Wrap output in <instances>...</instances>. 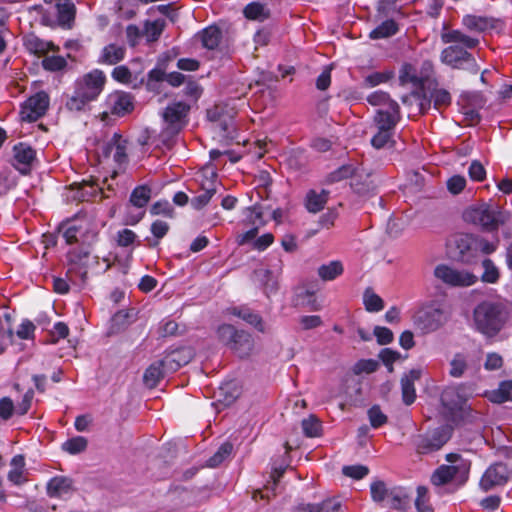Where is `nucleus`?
<instances>
[{"label": "nucleus", "mask_w": 512, "mask_h": 512, "mask_svg": "<svg viewBox=\"0 0 512 512\" xmlns=\"http://www.w3.org/2000/svg\"><path fill=\"white\" fill-rule=\"evenodd\" d=\"M106 76L102 70L94 69L74 82V91L67 96L65 108L70 112L85 111L88 105L97 100L104 90Z\"/></svg>", "instance_id": "nucleus-1"}, {"label": "nucleus", "mask_w": 512, "mask_h": 512, "mask_svg": "<svg viewBox=\"0 0 512 512\" xmlns=\"http://www.w3.org/2000/svg\"><path fill=\"white\" fill-rule=\"evenodd\" d=\"M510 318L507 306L499 301H482L473 311L475 329L488 338L495 337Z\"/></svg>", "instance_id": "nucleus-2"}, {"label": "nucleus", "mask_w": 512, "mask_h": 512, "mask_svg": "<svg viewBox=\"0 0 512 512\" xmlns=\"http://www.w3.org/2000/svg\"><path fill=\"white\" fill-rule=\"evenodd\" d=\"M463 217L466 222L478 225L487 232L497 231L499 226L509 221V213L494 203L469 207Z\"/></svg>", "instance_id": "nucleus-3"}, {"label": "nucleus", "mask_w": 512, "mask_h": 512, "mask_svg": "<svg viewBox=\"0 0 512 512\" xmlns=\"http://www.w3.org/2000/svg\"><path fill=\"white\" fill-rule=\"evenodd\" d=\"M217 334L219 340L238 357L246 358L251 355L254 349V340L248 332L237 330L230 324H223L218 328Z\"/></svg>", "instance_id": "nucleus-4"}, {"label": "nucleus", "mask_w": 512, "mask_h": 512, "mask_svg": "<svg viewBox=\"0 0 512 512\" xmlns=\"http://www.w3.org/2000/svg\"><path fill=\"white\" fill-rule=\"evenodd\" d=\"M440 59L454 69H466L474 74L479 71L475 58L460 45H450L443 49Z\"/></svg>", "instance_id": "nucleus-5"}, {"label": "nucleus", "mask_w": 512, "mask_h": 512, "mask_svg": "<svg viewBox=\"0 0 512 512\" xmlns=\"http://www.w3.org/2000/svg\"><path fill=\"white\" fill-rule=\"evenodd\" d=\"M434 275L444 284L451 287H469L478 281V277L475 274L446 264L437 265L434 269Z\"/></svg>", "instance_id": "nucleus-6"}, {"label": "nucleus", "mask_w": 512, "mask_h": 512, "mask_svg": "<svg viewBox=\"0 0 512 512\" xmlns=\"http://www.w3.org/2000/svg\"><path fill=\"white\" fill-rule=\"evenodd\" d=\"M451 433L448 427H438L425 434L414 437L413 443L419 454H428L439 450L450 439Z\"/></svg>", "instance_id": "nucleus-7"}, {"label": "nucleus", "mask_w": 512, "mask_h": 512, "mask_svg": "<svg viewBox=\"0 0 512 512\" xmlns=\"http://www.w3.org/2000/svg\"><path fill=\"white\" fill-rule=\"evenodd\" d=\"M191 105L188 102L174 101L163 111L162 117L167 129L173 133H179L188 123V115Z\"/></svg>", "instance_id": "nucleus-8"}, {"label": "nucleus", "mask_w": 512, "mask_h": 512, "mask_svg": "<svg viewBox=\"0 0 512 512\" xmlns=\"http://www.w3.org/2000/svg\"><path fill=\"white\" fill-rule=\"evenodd\" d=\"M446 312L437 307L429 306L419 310L414 316V324L422 333L437 331L447 322Z\"/></svg>", "instance_id": "nucleus-9"}, {"label": "nucleus", "mask_w": 512, "mask_h": 512, "mask_svg": "<svg viewBox=\"0 0 512 512\" xmlns=\"http://www.w3.org/2000/svg\"><path fill=\"white\" fill-rule=\"evenodd\" d=\"M151 198V188L147 185H140L133 189L129 205L137 209L136 212L128 210L124 219L126 225H136L145 215L144 208ZM130 207L128 206L127 209Z\"/></svg>", "instance_id": "nucleus-10"}, {"label": "nucleus", "mask_w": 512, "mask_h": 512, "mask_svg": "<svg viewBox=\"0 0 512 512\" xmlns=\"http://www.w3.org/2000/svg\"><path fill=\"white\" fill-rule=\"evenodd\" d=\"M105 106L106 110L102 114L103 118L109 114L123 117L133 111L134 97L128 92L116 90L107 96Z\"/></svg>", "instance_id": "nucleus-11"}, {"label": "nucleus", "mask_w": 512, "mask_h": 512, "mask_svg": "<svg viewBox=\"0 0 512 512\" xmlns=\"http://www.w3.org/2000/svg\"><path fill=\"white\" fill-rule=\"evenodd\" d=\"M49 107V96L41 91L28 98L21 106L20 118L22 121L34 122L41 118Z\"/></svg>", "instance_id": "nucleus-12"}, {"label": "nucleus", "mask_w": 512, "mask_h": 512, "mask_svg": "<svg viewBox=\"0 0 512 512\" xmlns=\"http://www.w3.org/2000/svg\"><path fill=\"white\" fill-rule=\"evenodd\" d=\"M511 476L507 464L503 462H495L491 464L483 473L479 487L484 491L488 492L496 486L505 485Z\"/></svg>", "instance_id": "nucleus-13"}, {"label": "nucleus", "mask_w": 512, "mask_h": 512, "mask_svg": "<svg viewBox=\"0 0 512 512\" xmlns=\"http://www.w3.org/2000/svg\"><path fill=\"white\" fill-rule=\"evenodd\" d=\"M447 460L449 462H457L460 461V465L458 466H441L439 467L432 475L431 481L436 486H442L449 481H451L458 471H462L463 474L467 475L470 468V463L461 459V457L457 454H449L447 455Z\"/></svg>", "instance_id": "nucleus-14"}, {"label": "nucleus", "mask_w": 512, "mask_h": 512, "mask_svg": "<svg viewBox=\"0 0 512 512\" xmlns=\"http://www.w3.org/2000/svg\"><path fill=\"white\" fill-rule=\"evenodd\" d=\"M440 401L452 416L457 412H465L467 409L466 398L461 395L460 386L446 387L441 393Z\"/></svg>", "instance_id": "nucleus-15"}, {"label": "nucleus", "mask_w": 512, "mask_h": 512, "mask_svg": "<svg viewBox=\"0 0 512 512\" xmlns=\"http://www.w3.org/2000/svg\"><path fill=\"white\" fill-rule=\"evenodd\" d=\"M14 157L12 165L22 174L30 171L32 162L35 160V150L26 143H18L13 147Z\"/></svg>", "instance_id": "nucleus-16"}, {"label": "nucleus", "mask_w": 512, "mask_h": 512, "mask_svg": "<svg viewBox=\"0 0 512 512\" xmlns=\"http://www.w3.org/2000/svg\"><path fill=\"white\" fill-rule=\"evenodd\" d=\"M127 140L123 139L118 133H115L112 138L103 146L102 155L109 157L113 154V159L118 164L127 162Z\"/></svg>", "instance_id": "nucleus-17"}, {"label": "nucleus", "mask_w": 512, "mask_h": 512, "mask_svg": "<svg viewBox=\"0 0 512 512\" xmlns=\"http://www.w3.org/2000/svg\"><path fill=\"white\" fill-rule=\"evenodd\" d=\"M401 119L400 107L391 109H378L374 116V123L377 129L395 133L397 123Z\"/></svg>", "instance_id": "nucleus-18"}, {"label": "nucleus", "mask_w": 512, "mask_h": 512, "mask_svg": "<svg viewBox=\"0 0 512 512\" xmlns=\"http://www.w3.org/2000/svg\"><path fill=\"white\" fill-rule=\"evenodd\" d=\"M462 24L470 31L485 32L498 29L501 22L493 17L468 14L463 17Z\"/></svg>", "instance_id": "nucleus-19"}, {"label": "nucleus", "mask_w": 512, "mask_h": 512, "mask_svg": "<svg viewBox=\"0 0 512 512\" xmlns=\"http://www.w3.org/2000/svg\"><path fill=\"white\" fill-rule=\"evenodd\" d=\"M350 186L352 190L360 196L369 195L370 193H373L376 188V184L372 179L371 173L367 172L363 168H358L351 179Z\"/></svg>", "instance_id": "nucleus-20"}, {"label": "nucleus", "mask_w": 512, "mask_h": 512, "mask_svg": "<svg viewBox=\"0 0 512 512\" xmlns=\"http://www.w3.org/2000/svg\"><path fill=\"white\" fill-rule=\"evenodd\" d=\"M456 249L458 250V257L464 263H472L476 257L475 243L476 237L472 235H458L454 239Z\"/></svg>", "instance_id": "nucleus-21"}, {"label": "nucleus", "mask_w": 512, "mask_h": 512, "mask_svg": "<svg viewBox=\"0 0 512 512\" xmlns=\"http://www.w3.org/2000/svg\"><path fill=\"white\" fill-rule=\"evenodd\" d=\"M73 491V480L66 476H55L46 485V493L51 498H60Z\"/></svg>", "instance_id": "nucleus-22"}, {"label": "nucleus", "mask_w": 512, "mask_h": 512, "mask_svg": "<svg viewBox=\"0 0 512 512\" xmlns=\"http://www.w3.org/2000/svg\"><path fill=\"white\" fill-rule=\"evenodd\" d=\"M192 359V352L190 349L181 348L168 353L162 359V365L168 372H175L183 365L188 364Z\"/></svg>", "instance_id": "nucleus-23"}, {"label": "nucleus", "mask_w": 512, "mask_h": 512, "mask_svg": "<svg viewBox=\"0 0 512 512\" xmlns=\"http://www.w3.org/2000/svg\"><path fill=\"white\" fill-rule=\"evenodd\" d=\"M420 369H412L401 378L402 400L406 405H411L416 399L414 383L421 377Z\"/></svg>", "instance_id": "nucleus-24"}, {"label": "nucleus", "mask_w": 512, "mask_h": 512, "mask_svg": "<svg viewBox=\"0 0 512 512\" xmlns=\"http://www.w3.org/2000/svg\"><path fill=\"white\" fill-rule=\"evenodd\" d=\"M441 40L445 44L460 45L466 50L475 48L479 43L477 38L470 37L460 30H450L442 33Z\"/></svg>", "instance_id": "nucleus-25"}, {"label": "nucleus", "mask_w": 512, "mask_h": 512, "mask_svg": "<svg viewBox=\"0 0 512 512\" xmlns=\"http://www.w3.org/2000/svg\"><path fill=\"white\" fill-rule=\"evenodd\" d=\"M26 49L38 57L46 56L50 51H58L59 47L55 46L52 42H46L34 35H30L25 39L24 43Z\"/></svg>", "instance_id": "nucleus-26"}, {"label": "nucleus", "mask_w": 512, "mask_h": 512, "mask_svg": "<svg viewBox=\"0 0 512 512\" xmlns=\"http://www.w3.org/2000/svg\"><path fill=\"white\" fill-rule=\"evenodd\" d=\"M329 191L322 189L320 192L309 190L305 197V207L310 213L320 212L326 205Z\"/></svg>", "instance_id": "nucleus-27"}, {"label": "nucleus", "mask_w": 512, "mask_h": 512, "mask_svg": "<svg viewBox=\"0 0 512 512\" xmlns=\"http://www.w3.org/2000/svg\"><path fill=\"white\" fill-rule=\"evenodd\" d=\"M125 52L126 50L123 46L111 43L102 49L98 63L115 65L124 59Z\"/></svg>", "instance_id": "nucleus-28"}, {"label": "nucleus", "mask_w": 512, "mask_h": 512, "mask_svg": "<svg viewBox=\"0 0 512 512\" xmlns=\"http://www.w3.org/2000/svg\"><path fill=\"white\" fill-rule=\"evenodd\" d=\"M168 371L162 365V360L152 363L145 371L143 381L148 388H154Z\"/></svg>", "instance_id": "nucleus-29"}, {"label": "nucleus", "mask_w": 512, "mask_h": 512, "mask_svg": "<svg viewBox=\"0 0 512 512\" xmlns=\"http://www.w3.org/2000/svg\"><path fill=\"white\" fill-rule=\"evenodd\" d=\"M232 314L241 318L251 326L255 327L258 331L264 332L265 327L262 320V317L251 311L249 308L241 307V308H233Z\"/></svg>", "instance_id": "nucleus-30"}, {"label": "nucleus", "mask_w": 512, "mask_h": 512, "mask_svg": "<svg viewBox=\"0 0 512 512\" xmlns=\"http://www.w3.org/2000/svg\"><path fill=\"white\" fill-rule=\"evenodd\" d=\"M243 13L246 18L256 21H264L270 17L269 8L260 2L249 3Z\"/></svg>", "instance_id": "nucleus-31"}, {"label": "nucleus", "mask_w": 512, "mask_h": 512, "mask_svg": "<svg viewBox=\"0 0 512 512\" xmlns=\"http://www.w3.org/2000/svg\"><path fill=\"white\" fill-rule=\"evenodd\" d=\"M489 400L496 404L512 401V380L502 381L498 389L490 393Z\"/></svg>", "instance_id": "nucleus-32"}, {"label": "nucleus", "mask_w": 512, "mask_h": 512, "mask_svg": "<svg viewBox=\"0 0 512 512\" xmlns=\"http://www.w3.org/2000/svg\"><path fill=\"white\" fill-rule=\"evenodd\" d=\"M222 38V32L217 26H209L201 33V42L207 49L213 50L218 47Z\"/></svg>", "instance_id": "nucleus-33"}, {"label": "nucleus", "mask_w": 512, "mask_h": 512, "mask_svg": "<svg viewBox=\"0 0 512 512\" xmlns=\"http://www.w3.org/2000/svg\"><path fill=\"white\" fill-rule=\"evenodd\" d=\"M343 273V265L340 261H331L318 268V275L323 281H332Z\"/></svg>", "instance_id": "nucleus-34"}, {"label": "nucleus", "mask_w": 512, "mask_h": 512, "mask_svg": "<svg viewBox=\"0 0 512 512\" xmlns=\"http://www.w3.org/2000/svg\"><path fill=\"white\" fill-rule=\"evenodd\" d=\"M388 507L395 510H401L408 504V494L403 488H393L389 491L387 497Z\"/></svg>", "instance_id": "nucleus-35"}, {"label": "nucleus", "mask_w": 512, "mask_h": 512, "mask_svg": "<svg viewBox=\"0 0 512 512\" xmlns=\"http://www.w3.org/2000/svg\"><path fill=\"white\" fill-rule=\"evenodd\" d=\"M202 189L203 193L191 199V206L196 210H200L205 207L214 196L216 193L215 182L211 181L206 187L202 184Z\"/></svg>", "instance_id": "nucleus-36"}, {"label": "nucleus", "mask_w": 512, "mask_h": 512, "mask_svg": "<svg viewBox=\"0 0 512 512\" xmlns=\"http://www.w3.org/2000/svg\"><path fill=\"white\" fill-rule=\"evenodd\" d=\"M367 101L373 106H379V109H391L399 106L398 103L391 99L389 94L383 91H375L370 94Z\"/></svg>", "instance_id": "nucleus-37"}, {"label": "nucleus", "mask_w": 512, "mask_h": 512, "mask_svg": "<svg viewBox=\"0 0 512 512\" xmlns=\"http://www.w3.org/2000/svg\"><path fill=\"white\" fill-rule=\"evenodd\" d=\"M12 469L8 473V479L16 484H21L23 480V471L25 466V460L22 455H15L11 460Z\"/></svg>", "instance_id": "nucleus-38"}, {"label": "nucleus", "mask_w": 512, "mask_h": 512, "mask_svg": "<svg viewBox=\"0 0 512 512\" xmlns=\"http://www.w3.org/2000/svg\"><path fill=\"white\" fill-rule=\"evenodd\" d=\"M398 26L394 20H386L377 26L370 33L372 39L388 38L396 34Z\"/></svg>", "instance_id": "nucleus-39"}, {"label": "nucleus", "mask_w": 512, "mask_h": 512, "mask_svg": "<svg viewBox=\"0 0 512 512\" xmlns=\"http://www.w3.org/2000/svg\"><path fill=\"white\" fill-rule=\"evenodd\" d=\"M467 369V357L462 353H456L450 361L449 375L453 378H460L465 374Z\"/></svg>", "instance_id": "nucleus-40"}, {"label": "nucleus", "mask_w": 512, "mask_h": 512, "mask_svg": "<svg viewBox=\"0 0 512 512\" xmlns=\"http://www.w3.org/2000/svg\"><path fill=\"white\" fill-rule=\"evenodd\" d=\"M232 451L233 445L230 442H224L214 455L207 460V466L218 467L231 455Z\"/></svg>", "instance_id": "nucleus-41"}, {"label": "nucleus", "mask_w": 512, "mask_h": 512, "mask_svg": "<svg viewBox=\"0 0 512 512\" xmlns=\"http://www.w3.org/2000/svg\"><path fill=\"white\" fill-rule=\"evenodd\" d=\"M364 306L369 312H379L384 308L382 298L372 288H367L363 295Z\"/></svg>", "instance_id": "nucleus-42"}, {"label": "nucleus", "mask_w": 512, "mask_h": 512, "mask_svg": "<svg viewBox=\"0 0 512 512\" xmlns=\"http://www.w3.org/2000/svg\"><path fill=\"white\" fill-rule=\"evenodd\" d=\"M42 67L44 70L49 72H60L66 69L68 63L66 59L62 56H56L48 54L43 57V60L41 62Z\"/></svg>", "instance_id": "nucleus-43"}, {"label": "nucleus", "mask_w": 512, "mask_h": 512, "mask_svg": "<svg viewBox=\"0 0 512 512\" xmlns=\"http://www.w3.org/2000/svg\"><path fill=\"white\" fill-rule=\"evenodd\" d=\"M484 272L481 275V281L484 283L495 284L498 282L500 273L499 269L493 263L491 259H484L482 262Z\"/></svg>", "instance_id": "nucleus-44"}, {"label": "nucleus", "mask_w": 512, "mask_h": 512, "mask_svg": "<svg viewBox=\"0 0 512 512\" xmlns=\"http://www.w3.org/2000/svg\"><path fill=\"white\" fill-rule=\"evenodd\" d=\"M88 445V441L83 436H76L68 439L62 444V449L69 454L75 455L83 452Z\"/></svg>", "instance_id": "nucleus-45"}, {"label": "nucleus", "mask_w": 512, "mask_h": 512, "mask_svg": "<svg viewBox=\"0 0 512 512\" xmlns=\"http://www.w3.org/2000/svg\"><path fill=\"white\" fill-rule=\"evenodd\" d=\"M394 132L377 129V133L371 139V145L376 149L392 146Z\"/></svg>", "instance_id": "nucleus-46"}, {"label": "nucleus", "mask_w": 512, "mask_h": 512, "mask_svg": "<svg viewBox=\"0 0 512 512\" xmlns=\"http://www.w3.org/2000/svg\"><path fill=\"white\" fill-rule=\"evenodd\" d=\"M169 224L162 220H156L151 224V233L155 240L149 241V247H156L159 244V240L162 239L169 231Z\"/></svg>", "instance_id": "nucleus-47"}, {"label": "nucleus", "mask_w": 512, "mask_h": 512, "mask_svg": "<svg viewBox=\"0 0 512 512\" xmlns=\"http://www.w3.org/2000/svg\"><path fill=\"white\" fill-rule=\"evenodd\" d=\"M302 429L307 437H318L321 434V422L313 415L302 420Z\"/></svg>", "instance_id": "nucleus-48"}, {"label": "nucleus", "mask_w": 512, "mask_h": 512, "mask_svg": "<svg viewBox=\"0 0 512 512\" xmlns=\"http://www.w3.org/2000/svg\"><path fill=\"white\" fill-rule=\"evenodd\" d=\"M185 87L183 89V95L186 98L185 102L195 103L202 94V88L200 85L193 80H187L185 83Z\"/></svg>", "instance_id": "nucleus-49"}, {"label": "nucleus", "mask_w": 512, "mask_h": 512, "mask_svg": "<svg viewBox=\"0 0 512 512\" xmlns=\"http://www.w3.org/2000/svg\"><path fill=\"white\" fill-rule=\"evenodd\" d=\"M357 170L358 168H355L352 165H343L329 174L328 181L334 183L349 177L352 179Z\"/></svg>", "instance_id": "nucleus-50"}, {"label": "nucleus", "mask_w": 512, "mask_h": 512, "mask_svg": "<svg viewBox=\"0 0 512 512\" xmlns=\"http://www.w3.org/2000/svg\"><path fill=\"white\" fill-rule=\"evenodd\" d=\"M370 491L371 497L375 502H382L388 497L390 490L386 488V484L383 481L377 480L371 484Z\"/></svg>", "instance_id": "nucleus-51"}, {"label": "nucleus", "mask_w": 512, "mask_h": 512, "mask_svg": "<svg viewBox=\"0 0 512 512\" xmlns=\"http://www.w3.org/2000/svg\"><path fill=\"white\" fill-rule=\"evenodd\" d=\"M431 98L436 109L447 107L451 103V94L445 89H435L431 94Z\"/></svg>", "instance_id": "nucleus-52"}, {"label": "nucleus", "mask_w": 512, "mask_h": 512, "mask_svg": "<svg viewBox=\"0 0 512 512\" xmlns=\"http://www.w3.org/2000/svg\"><path fill=\"white\" fill-rule=\"evenodd\" d=\"M368 417L373 428H379L387 422V416L378 405H374L368 410Z\"/></svg>", "instance_id": "nucleus-53"}, {"label": "nucleus", "mask_w": 512, "mask_h": 512, "mask_svg": "<svg viewBox=\"0 0 512 512\" xmlns=\"http://www.w3.org/2000/svg\"><path fill=\"white\" fill-rule=\"evenodd\" d=\"M342 473L350 478L360 480L364 478L369 473V469L367 466L364 465H351V466H344L342 468Z\"/></svg>", "instance_id": "nucleus-54"}, {"label": "nucleus", "mask_w": 512, "mask_h": 512, "mask_svg": "<svg viewBox=\"0 0 512 512\" xmlns=\"http://www.w3.org/2000/svg\"><path fill=\"white\" fill-rule=\"evenodd\" d=\"M69 280L77 285H83L87 280V270L74 264L68 271Z\"/></svg>", "instance_id": "nucleus-55"}, {"label": "nucleus", "mask_w": 512, "mask_h": 512, "mask_svg": "<svg viewBox=\"0 0 512 512\" xmlns=\"http://www.w3.org/2000/svg\"><path fill=\"white\" fill-rule=\"evenodd\" d=\"M164 29V23L161 21L147 22L145 25V35L148 41H156Z\"/></svg>", "instance_id": "nucleus-56"}, {"label": "nucleus", "mask_w": 512, "mask_h": 512, "mask_svg": "<svg viewBox=\"0 0 512 512\" xmlns=\"http://www.w3.org/2000/svg\"><path fill=\"white\" fill-rule=\"evenodd\" d=\"M399 81L401 84L412 83L418 85L420 83V79L416 75L414 68L409 64L404 65L400 70Z\"/></svg>", "instance_id": "nucleus-57"}, {"label": "nucleus", "mask_w": 512, "mask_h": 512, "mask_svg": "<svg viewBox=\"0 0 512 512\" xmlns=\"http://www.w3.org/2000/svg\"><path fill=\"white\" fill-rule=\"evenodd\" d=\"M173 212L174 209L168 201H157L150 208L152 215H164L169 218L173 217Z\"/></svg>", "instance_id": "nucleus-58"}, {"label": "nucleus", "mask_w": 512, "mask_h": 512, "mask_svg": "<svg viewBox=\"0 0 512 512\" xmlns=\"http://www.w3.org/2000/svg\"><path fill=\"white\" fill-rule=\"evenodd\" d=\"M401 355L399 352L394 351L390 348H384L379 353V358L382 360V362L388 367V370L390 372L393 371L392 364L400 359Z\"/></svg>", "instance_id": "nucleus-59"}, {"label": "nucleus", "mask_w": 512, "mask_h": 512, "mask_svg": "<svg viewBox=\"0 0 512 512\" xmlns=\"http://www.w3.org/2000/svg\"><path fill=\"white\" fill-rule=\"evenodd\" d=\"M374 335L380 345L389 344L394 338L393 332L389 328L382 326H376L374 328Z\"/></svg>", "instance_id": "nucleus-60"}, {"label": "nucleus", "mask_w": 512, "mask_h": 512, "mask_svg": "<svg viewBox=\"0 0 512 512\" xmlns=\"http://www.w3.org/2000/svg\"><path fill=\"white\" fill-rule=\"evenodd\" d=\"M319 512H343L342 504L338 499H326L317 504Z\"/></svg>", "instance_id": "nucleus-61"}, {"label": "nucleus", "mask_w": 512, "mask_h": 512, "mask_svg": "<svg viewBox=\"0 0 512 512\" xmlns=\"http://www.w3.org/2000/svg\"><path fill=\"white\" fill-rule=\"evenodd\" d=\"M468 172L470 178L474 181H482L486 177V170L478 160L471 162Z\"/></svg>", "instance_id": "nucleus-62"}, {"label": "nucleus", "mask_w": 512, "mask_h": 512, "mask_svg": "<svg viewBox=\"0 0 512 512\" xmlns=\"http://www.w3.org/2000/svg\"><path fill=\"white\" fill-rule=\"evenodd\" d=\"M137 235L130 229H122L117 233V244L121 247H128L134 243Z\"/></svg>", "instance_id": "nucleus-63"}, {"label": "nucleus", "mask_w": 512, "mask_h": 512, "mask_svg": "<svg viewBox=\"0 0 512 512\" xmlns=\"http://www.w3.org/2000/svg\"><path fill=\"white\" fill-rule=\"evenodd\" d=\"M299 323L303 330H310L320 327L323 324V321L318 315H306L300 317Z\"/></svg>", "instance_id": "nucleus-64"}]
</instances>
